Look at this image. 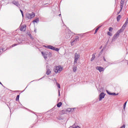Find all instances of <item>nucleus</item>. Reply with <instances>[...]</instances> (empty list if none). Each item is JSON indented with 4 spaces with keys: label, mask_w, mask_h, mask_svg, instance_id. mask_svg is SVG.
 Here are the masks:
<instances>
[{
    "label": "nucleus",
    "mask_w": 128,
    "mask_h": 128,
    "mask_svg": "<svg viewBox=\"0 0 128 128\" xmlns=\"http://www.w3.org/2000/svg\"><path fill=\"white\" fill-rule=\"evenodd\" d=\"M52 50H55L56 52H58V50H60V49L58 48L53 47Z\"/></svg>",
    "instance_id": "aec40b11"
},
{
    "label": "nucleus",
    "mask_w": 128,
    "mask_h": 128,
    "mask_svg": "<svg viewBox=\"0 0 128 128\" xmlns=\"http://www.w3.org/2000/svg\"><path fill=\"white\" fill-rule=\"evenodd\" d=\"M106 92L107 94H109V96H112V93L106 90Z\"/></svg>",
    "instance_id": "393cba45"
},
{
    "label": "nucleus",
    "mask_w": 128,
    "mask_h": 128,
    "mask_svg": "<svg viewBox=\"0 0 128 128\" xmlns=\"http://www.w3.org/2000/svg\"><path fill=\"white\" fill-rule=\"evenodd\" d=\"M18 40H20V39H18Z\"/></svg>",
    "instance_id": "c03bdc74"
},
{
    "label": "nucleus",
    "mask_w": 128,
    "mask_h": 128,
    "mask_svg": "<svg viewBox=\"0 0 128 128\" xmlns=\"http://www.w3.org/2000/svg\"><path fill=\"white\" fill-rule=\"evenodd\" d=\"M74 110H76V108H71V112H74Z\"/></svg>",
    "instance_id": "2f4dec72"
},
{
    "label": "nucleus",
    "mask_w": 128,
    "mask_h": 128,
    "mask_svg": "<svg viewBox=\"0 0 128 128\" xmlns=\"http://www.w3.org/2000/svg\"><path fill=\"white\" fill-rule=\"evenodd\" d=\"M72 128H80V127L79 126H76L74 127H72Z\"/></svg>",
    "instance_id": "473e14b6"
},
{
    "label": "nucleus",
    "mask_w": 128,
    "mask_h": 128,
    "mask_svg": "<svg viewBox=\"0 0 128 128\" xmlns=\"http://www.w3.org/2000/svg\"><path fill=\"white\" fill-rule=\"evenodd\" d=\"M58 86V88H60V84H58V82L56 83Z\"/></svg>",
    "instance_id": "cd10ccee"
},
{
    "label": "nucleus",
    "mask_w": 128,
    "mask_h": 128,
    "mask_svg": "<svg viewBox=\"0 0 128 128\" xmlns=\"http://www.w3.org/2000/svg\"><path fill=\"white\" fill-rule=\"evenodd\" d=\"M0 84H1L2 86H4L2 85V82H0Z\"/></svg>",
    "instance_id": "a19ab883"
},
{
    "label": "nucleus",
    "mask_w": 128,
    "mask_h": 128,
    "mask_svg": "<svg viewBox=\"0 0 128 128\" xmlns=\"http://www.w3.org/2000/svg\"><path fill=\"white\" fill-rule=\"evenodd\" d=\"M54 82H56H56H56L57 80L56 78H54Z\"/></svg>",
    "instance_id": "f704fd0d"
},
{
    "label": "nucleus",
    "mask_w": 128,
    "mask_h": 128,
    "mask_svg": "<svg viewBox=\"0 0 128 128\" xmlns=\"http://www.w3.org/2000/svg\"><path fill=\"white\" fill-rule=\"evenodd\" d=\"M127 102H125L124 104V106H123V108H124V110H126V103H127Z\"/></svg>",
    "instance_id": "4be33fe9"
},
{
    "label": "nucleus",
    "mask_w": 128,
    "mask_h": 128,
    "mask_svg": "<svg viewBox=\"0 0 128 128\" xmlns=\"http://www.w3.org/2000/svg\"><path fill=\"white\" fill-rule=\"evenodd\" d=\"M100 28H102V26H99L98 28H97L94 32V34H96V32H98V30H100Z\"/></svg>",
    "instance_id": "2eb2a0df"
},
{
    "label": "nucleus",
    "mask_w": 128,
    "mask_h": 128,
    "mask_svg": "<svg viewBox=\"0 0 128 128\" xmlns=\"http://www.w3.org/2000/svg\"><path fill=\"white\" fill-rule=\"evenodd\" d=\"M128 18L126 19L125 23L124 24V26H126L128 25Z\"/></svg>",
    "instance_id": "412c9836"
},
{
    "label": "nucleus",
    "mask_w": 128,
    "mask_h": 128,
    "mask_svg": "<svg viewBox=\"0 0 128 128\" xmlns=\"http://www.w3.org/2000/svg\"><path fill=\"white\" fill-rule=\"evenodd\" d=\"M58 16H62V14H60Z\"/></svg>",
    "instance_id": "79ce46f5"
},
{
    "label": "nucleus",
    "mask_w": 128,
    "mask_h": 128,
    "mask_svg": "<svg viewBox=\"0 0 128 128\" xmlns=\"http://www.w3.org/2000/svg\"><path fill=\"white\" fill-rule=\"evenodd\" d=\"M120 36V32H117L114 35V36L112 38V40H116V38H118V36Z\"/></svg>",
    "instance_id": "f8f14e48"
},
{
    "label": "nucleus",
    "mask_w": 128,
    "mask_h": 128,
    "mask_svg": "<svg viewBox=\"0 0 128 128\" xmlns=\"http://www.w3.org/2000/svg\"><path fill=\"white\" fill-rule=\"evenodd\" d=\"M68 110L70 112H72V108H69L68 109Z\"/></svg>",
    "instance_id": "72a5a7b5"
},
{
    "label": "nucleus",
    "mask_w": 128,
    "mask_h": 128,
    "mask_svg": "<svg viewBox=\"0 0 128 128\" xmlns=\"http://www.w3.org/2000/svg\"><path fill=\"white\" fill-rule=\"evenodd\" d=\"M34 32H36V29H34Z\"/></svg>",
    "instance_id": "58836bf2"
},
{
    "label": "nucleus",
    "mask_w": 128,
    "mask_h": 128,
    "mask_svg": "<svg viewBox=\"0 0 128 128\" xmlns=\"http://www.w3.org/2000/svg\"><path fill=\"white\" fill-rule=\"evenodd\" d=\"M35 14L34 12H32L30 14H27L26 16L28 18V20H30L32 18H34Z\"/></svg>",
    "instance_id": "7ed1b4c3"
},
{
    "label": "nucleus",
    "mask_w": 128,
    "mask_h": 128,
    "mask_svg": "<svg viewBox=\"0 0 128 128\" xmlns=\"http://www.w3.org/2000/svg\"><path fill=\"white\" fill-rule=\"evenodd\" d=\"M58 96H60V91H58Z\"/></svg>",
    "instance_id": "4c0bfd02"
},
{
    "label": "nucleus",
    "mask_w": 128,
    "mask_h": 128,
    "mask_svg": "<svg viewBox=\"0 0 128 128\" xmlns=\"http://www.w3.org/2000/svg\"><path fill=\"white\" fill-rule=\"evenodd\" d=\"M96 70H99V72H104V68H102L101 66H97L96 68Z\"/></svg>",
    "instance_id": "6e6552de"
},
{
    "label": "nucleus",
    "mask_w": 128,
    "mask_h": 128,
    "mask_svg": "<svg viewBox=\"0 0 128 128\" xmlns=\"http://www.w3.org/2000/svg\"><path fill=\"white\" fill-rule=\"evenodd\" d=\"M104 62H106V58H104Z\"/></svg>",
    "instance_id": "e433bc0d"
},
{
    "label": "nucleus",
    "mask_w": 128,
    "mask_h": 128,
    "mask_svg": "<svg viewBox=\"0 0 128 128\" xmlns=\"http://www.w3.org/2000/svg\"><path fill=\"white\" fill-rule=\"evenodd\" d=\"M46 68H47V70H46V74H47V76H49L50 72H51L50 70L48 69V66H46Z\"/></svg>",
    "instance_id": "ddd939ff"
},
{
    "label": "nucleus",
    "mask_w": 128,
    "mask_h": 128,
    "mask_svg": "<svg viewBox=\"0 0 128 128\" xmlns=\"http://www.w3.org/2000/svg\"><path fill=\"white\" fill-rule=\"evenodd\" d=\"M1 50H2V51L3 52L4 51V50H4V48H1Z\"/></svg>",
    "instance_id": "c9c22d12"
},
{
    "label": "nucleus",
    "mask_w": 128,
    "mask_h": 128,
    "mask_svg": "<svg viewBox=\"0 0 128 128\" xmlns=\"http://www.w3.org/2000/svg\"><path fill=\"white\" fill-rule=\"evenodd\" d=\"M42 56H43L45 60H46L48 58V52H42Z\"/></svg>",
    "instance_id": "0eeeda50"
},
{
    "label": "nucleus",
    "mask_w": 128,
    "mask_h": 128,
    "mask_svg": "<svg viewBox=\"0 0 128 128\" xmlns=\"http://www.w3.org/2000/svg\"><path fill=\"white\" fill-rule=\"evenodd\" d=\"M12 4H14V6H18V8L20 7V3L14 0L12 2Z\"/></svg>",
    "instance_id": "1a4fd4ad"
},
{
    "label": "nucleus",
    "mask_w": 128,
    "mask_h": 128,
    "mask_svg": "<svg viewBox=\"0 0 128 128\" xmlns=\"http://www.w3.org/2000/svg\"><path fill=\"white\" fill-rule=\"evenodd\" d=\"M120 18H121L120 15H118V16L116 17L117 22H120Z\"/></svg>",
    "instance_id": "f3484780"
},
{
    "label": "nucleus",
    "mask_w": 128,
    "mask_h": 128,
    "mask_svg": "<svg viewBox=\"0 0 128 128\" xmlns=\"http://www.w3.org/2000/svg\"><path fill=\"white\" fill-rule=\"evenodd\" d=\"M18 46V44H14L12 45L11 46H10V48H14V46Z\"/></svg>",
    "instance_id": "c85d7f7f"
},
{
    "label": "nucleus",
    "mask_w": 128,
    "mask_h": 128,
    "mask_svg": "<svg viewBox=\"0 0 128 128\" xmlns=\"http://www.w3.org/2000/svg\"><path fill=\"white\" fill-rule=\"evenodd\" d=\"M16 100L18 102V100H20V95H18L16 98Z\"/></svg>",
    "instance_id": "5701e85b"
},
{
    "label": "nucleus",
    "mask_w": 128,
    "mask_h": 128,
    "mask_svg": "<svg viewBox=\"0 0 128 128\" xmlns=\"http://www.w3.org/2000/svg\"><path fill=\"white\" fill-rule=\"evenodd\" d=\"M118 93L117 94H116L115 92L112 93V96H118Z\"/></svg>",
    "instance_id": "c756f323"
},
{
    "label": "nucleus",
    "mask_w": 128,
    "mask_h": 128,
    "mask_svg": "<svg viewBox=\"0 0 128 128\" xmlns=\"http://www.w3.org/2000/svg\"><path fill=\"white\" fill-rule=\"evenodd\" d=\"M124 30H126V26H124V25H123L122 26V27L121 28L118 30V32L120 34V32H124Z\"/></svg>",
    "instance_id": "9d476101"
},
{
    "label": "nucleus",
    "mask_w": 128,
    "mask_h": 128,
    "mask_svg": "<svg viewBox=\"0 0 128 128\" xmlns=\"http://www.w3.org/2000/svg\"><path fill=\"white\" fill-rule=\"evenodd\" d=\"M99 96V101L100 102L102 98H104V96H106V94L104 92H101Z\"/></svg>",
    "instance_id": "20e7f679"
},
{
    "label": "nucleus",
    "mask_w": 128,
    "mask_h": 128,
    "mask_svg": "<svg viewBox=\"0 0 128 128\" xmlns=\"http://www.w3.org/2000/svg\"><path fill=\"white\" fill-rule=\"evenodd\" d=\"M26 25L24 24L20 27V30L21 32H26Z\"/></svg>",
    "instance_id": "39448f33"
},
{
    "label": "nucleus",
    "mask_w": 128,
    "mask_h": 128,
    "mask_svg": "<svg viewBox=\"0 0 128 128\" xmlns=\"http://www.w3.org/2000/svg\"><path fill=\"white\" fill-rule=\"evenodd\" d=\"M46 48H49L50 50H53L54 49V46H52L50 45H48L46 46Z\"/></svg>",
    "instance_id": "dca6fc26"
},
{
    "label": "nucleus",
    "mask_w": 128,
    "mask_h": 128,
    "mask_svg": "<svg viewBox=\"0 0 128 128\" xmlns=\"http://www.w3.org/2000/svg\"><path fill=\"white\" fill-rule=\"evenodd\" d=\"M80 57V54L75 53L74 62V64H78V60Z\"/></svg>",
    "instance_id": "f03ea898"
},
{
    "label": "nucleus",
    "mask_w": 128,
    "mask_h": 128,
    "mask_svg": "<svg viewBox=\"0 0 128 128\" xmlns=\"http://www.w3.org/2000/svg\"><path fill=\"white\" fill-rule=\"evenodd\" d=\"M72 69H73V72H76V70H77V67L76 66H74L73 68H72Z\"/></svg>",
    "instance_id": "a211bd4d"
},
{
    "label": "nucleus",
    "mask_w": 128,
    "mask_h": 128,
    "mask_svg": "<svg viewBox=\"0 0 128 128\" xmlns=\"http://www.w3.org/2000/svg\"><path fill=\"white\" fill-rule=\"evenodd\" d=\"M19 42V44H20V42H22V41H20V42Z\"/></svg>",
    "instance_id": "37998d69"
},
{
    "label": "nucleus",
    "mask_w": 128,
    "mask_h": 128,
    "mask_svg": "<svg viewBox=\"0 0 128 128\" xmlns=\"http://www.w3.org/2000/svg\"><path fill=\"white\" fill-rule=\"evenodd\" d=\"M112 30H114V28H112V27H110L108 28L109 32H112Z\"/></svg>",
    "instance_id": "a878e982"
},
{
    "label": "nucleus",
    "mask_w": 128,
    "mask_h": 128,
    "mask_svg": "<svg viewBox=\"0 0 128 128\" xmlns=\"http://www.w3.org/2000/svg\"><path fill=\"white\" fill-rule=\"evenodd\" d=\"M54 70L56 74H58V72H60L62 70V68L61 66H55Z\"/></svg>",
    "instance_id": "f257e3e1"
},
{
    "label": "nucleus",
    "mask_w": 128,
    "mask_h": 128,
    "mask_svg": "<svg viewBox=\"0 0 128 128\" xmlns=\"http://www.w3.org/2000/svg\"><path fill=\"white\" fill-rule=\"evenodd\" d=\"M114 64H116V63H113Z\"/></svg>",
    "instance_id": "a18cd8bd"
},
{
    "label": "nucleus",
    "mask_w": 128,
    "mask_h": 128,
    "mask_svg": "<svg viewBox=\"0 0 128 128\" xmlns=\"http://www.w3.org/2000/svg\"><path fill=\"white\" fill-rule=\"evenodd\" d=\"M108 36H112V34L110 32H108Z\"/></svg>",
    "instance_id": "bb28decb"
},
{
    "label": "nucleus",
    "mask_w": 128,
    "mask_h": 128,
    "mask_svg": "<svg viewBox=\"0 0 128 128\" xmlns=\"http://www.w3.org/2000/svg\"><path fill=\"white\" fill-rule=\"evenodd\" d=\"M124 0H122L120 1V12H122V8H124Z\"/></svg>",
    "instance_id": "423d86ee"
},
{
    "label": "nucleus",
    "mask_w": 128,
    "mask_h": 128,
    "mask_svg": "<svg viewBox=\"0 0 128 128\" xmlns=\"http://www.w3.org/2000/svg\"><path fill=\"white\" fill-rule=\"evenodd\" d=\"M0 52H2V50L1 49H0Z\"/></svg>",
    "instance_id": "ea45409f"
},
{
    "label": "nucleus",
    "mask_w": 128,
    "mask_h": 128,
    "mask_svg": "<svg viewBox=\"0 0 128 128\" xmlns=\"http://www.w3.org/2000/svg\"><path fill=\"white\" fill-rule=\"evenodd\" d=\"M20 12L22 14V16H24V12H22V10H20Z\"/></svg>",
    "instance_id": "7c9ffc66"
},
{
    "label": "nucleus",
    "mask_w": 128,
    "mask_h": 128,
    "mask_svg": "<svg viewBox=\"0 0 128 128\" xmlns=\"http://www.w3.org/2000/svg\"><path fill=\"white\" fill-rule=\"evenodd\" d=\"M96 58V53H94L92 55V58H91V62H92Z\"/></svg>",
    "instance_id": "4468645a"
},
{
    "label": "nucleus",
    "mask_w": 128,
    "mask_h": 128,
    "mask_svg": "<svg viewBox=\"0 0 128 128\" xmlns=\"http://www.w3.org/2000/svg\"><path fill=\"white\" fill-rule=\"evenodd\" d=\"M80 40V38H78V36H76L74 40H72V44H74V42H78Z\"/></svg>",
    "instance_id": "9b49d317"
},
{
    "label": "nucleus",
    "mask_w": 128,
    "mask_h": 128,
    "mask_svg": "<svg viewBox=\"0 0 128 128\" xmlns=\"http://www.w3.org/2000/svg\"><path fill=\"white\" fill-rule=\"evenodd\" d=\"M62 102H59L57 104V106H58V108H60V106H62Z\"/></svg>",
    "instance_id": "6ab92c4d"
},
{
    "label": "nucleus",
    "mask_w": 128,
    "mask_h": 128,
    "mask_svg": "<svg viewBox=\"0 0 128 128\" xmlns=\"http://www.w3.org/2000/svg\"><path fill=\"white\" fill-rule=\"evenodd\" d=\"M38 22H40V20H38V18L34 20L33 21L34 22H36V23Z\"/></svg>",
    "instance_id": "b1692460"
}]
</instances>
